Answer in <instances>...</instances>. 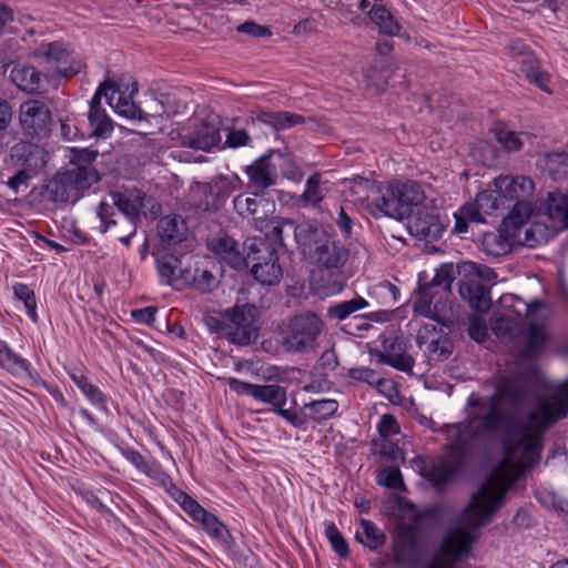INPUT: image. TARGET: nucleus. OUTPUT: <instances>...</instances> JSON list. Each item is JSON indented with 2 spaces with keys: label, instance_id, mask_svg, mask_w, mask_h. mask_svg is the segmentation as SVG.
Segmentation results:
<instances>
[{
  "label": "nucleus",
  "instance_id": "1",
  "mask_svg": "<svg viewBox=\"0 0 568 568\" xmlns=\"http://www.w3.org/2000/svg\"><path fill=\"white\" fill-rule=\"evenodd\" d=\"M527 396L528 388L517 376H503L493 395L481 397L478 393H471L468 396L467 407L485 412L471 410L466 420L467 426L471 427V437L507 435L503 440L505 460L513 462L520 453L528 466H534L541 459L545 434L568 416V393L559 389L538 398L524 422L499 405L505 400L517 408L526 402Z\"/></svg>",
  "mask_w": 568,
  "mask_h": 568
},
{
  "label": "nucleus",
  "instance_id": "2",
  "mask_svg": "<svg viewBox=\"0 0 568 568\" xmlns=\"http://www.w3.org/2000/svg\"><path fill=\"white\" fill-rule=\"evenodd\" d=\"M98 155L97 150L70 149L69 165L43 183L41 195L53 203L74 204L87 190L101 180L94 165Z\"/></svg>",
  "mask_w": 568,
  "mask_h": 568
},
{
  "label": "nucleus",
  "instance_id": "3",
  "mask_svg": "<svg viewBox=\"0 0 568 568\" xmlns=\"http://www.w3.org/2000/svg\"><path fill=\"white\" fill-rule=\"evenodd\" d=\"M295 231L303 254L317 267L332 272L342 268L348 261L349 250L322 225L304 222Z\"/></svg>",
  "mask_w": 568,
  "mask_h": 568
},
{
  "label": "nucleus",
  "instance_id": "4",
  "mask_svg": "<svg viewBox=\"0 0 568 568\" xmlns=\"http://www.w3.org/2000/svg\"><path fill=\"white\" fill-rule=\"evenodd\" d=\"M112 203L100 202L97 209V215L101 222V232L105 233L111 227L124 223H138L143 210H149L152 217L160 215L162 206L152 196L145 192L133 187L125 192L113 191L110 193Z\"/></svg>",
  "mask_w": 568,
  "mask_h": 568
},
{
  "label": "nucleus",
  "instance_id": "5",
  "mask_svg": "<svg viewBox=\"0 0 568 568\" xmlns=\"http://www.w3.org/2000/svg\"><path fill=\"white\" fill-rule=\"evenodd\" d=\"M390 551L386 562L397 568H419L428 555V542L423 530L414 523H396L390 532Z\"/></svg>",
  "mask_w": 568,
  "mask_h": 568
},
{
  "label": "nucleus",
  "instance_id": "6",
  "mask_svg": "<svg viewBox=\"0 0 568 568\" xmlns=\"http://www.w3.org/2000/svg\"><path fill=\"white\" fill-rule=\"evenodd\" d=\"M422 185L415 181L389 183L379 191V196L372 200L369 206L374 214L382 213L396 220L409 216L424 202Z\"/></svg>",
  "mask_w": 568,
  "mask_h": 568
},
{
  "label": "nucleus",
  "instance_id": "7",
  "mask_svg": "<svg viewBox=\"0 0 568 568\" xmlns=\"http://www.w3.org/2000/svg\"><path fill=\"white\" fill-rule=\"evenodd\" d=\"M47 151L37 143L30 141L16 143L6 161L7 170L13 172L7 181L8 187L14 193H19L22 186L27 189L29 181L47 164Z\"/></svg>",
  "mask_w": 568,
  "mask_h": 568
},
{
  "label": "nucleus",
  "instance_id": "8",
  "mask_svg": "<svg viewBox=\"0 0 568 568\" xmlns=\"http://www.w3.org/2000/svg\"><path fill=\"white\" fill-rule=\"evenodd\" d=\"M324 327L322 318L307 311L292 316L281 329L282 346L291 353H307L315 348Z\"/></svg>",
  "mask_w": 568,
  "mask_h": 568
},
{
  "label": "nucleus",
  "instance_id": "9",
  "mask_svg": "<svg viewBox=\"0 0 568 568\" xmlns=\"http://www.w3.org/2000/svg\"><path fill=\"white\" fill-rule=\"evenodd\" d=\"M260 311L253 304L234 305L222 313L223 320L227 321L225 334L230 342L237 345H250L257 338V322Z\"/></svg>",
  "mask_w": 568,
  "mask_h": 568
},
{
  "label": "nucleus",
  "instance_id": "10",
  "mask_svg": "<svg viewBox=\"0 0 568 568\" xmlns=\"http://www.w3.org/2000/svg\"><path fill=\"white\" fill-rule=\"evenodd\" d=\"M532 212L528 200L515 202L510 212L504 217L498 234L485 236L484 244L493 255H501L508 251V240H516L521 227L527 223Z\"/></svg>",
  "mask_w": 568,
  "mask_h": 568
},
{
  "label": "nucleus",
  "instance_id": "11",
  "mask_svg": "<svg viewBox=\"0 0 568 568\" xmlns=\"http://www.w3.org/2000/svg\"><path fill=\"white\" fill-rule=\"evenodd\" d=\"M247 264L252 262V275L256 282L264 286L277 285L283 277V270L278 263L276 247L258 241L250 246Z\"/></svg>",
  "mask_w": 568,
  "mask_h": 568
},
{
  "label": "nucleus",
  "instance_id": "12",
  "mask_svg": "<svg viewBox=\"0 0 568 568\" xmlns=\"http://www.w3.org/2000/svg\"><path fill=\"white\" fill-rule=\"evenodd\" d=\"M506 489H498L495 483L487 481L473 495L465 510V518L473 528L484 526L503 506Z\"/></svg>",
  "mask_w": 568,
  "mask_h": 568
},
{
  "label": "nucleus",
  "instance_id": "13",
  "mask_svg": "<svg viewBox=\"0 0 568 568\" xmlns=\"http://www.w3.org/2000/svg\"><path fill=\"white\" fill-rule=\"evenodd\" d=\"M419 475L427 480L437 493L446 490L448 485L463 471L460 462L445 457L416 456L413 459Z\"/></svg>",
  "mask_w": 568,
  "mask_h": 568
},
{
  "label": "nucleus",
  "instance_id": "14",
  "mask_svg": "<svg viewBox=\"0 0 568 568\" xmlns=\"http://www.w3.org/2000/svg\"><path fill=\"white\" fill-rule=\"evenodd\" d=\"M19 124L23 134L30 139L49 135L52 123L50 108L40 100H28L20 104Z\"/></svg>",
  "mask_w": 568,
  "mask_h": 568
},
{
  "label": "nucleus",
  "instance_id": "15",
  "mask_svg": "<svg viewBox=\"0 0 568 568\" xmlns=\"http://www.w3.org/2000/svg\"><path fill=\"white\" fill-rule=\"evenodd\" d=\"M116 91H119V89L114 87V80H105L100 84L92 97L88 113L90 136L105 138L112 132V121L108 116L105 110L101 106V99L104 97L108 104L113 106Z\"/></svg>",
  "mask_w": 568,
  "mask_h": 568
},
{
  "label": "nucleus",
  "instance_id": "16",
  "mask_svg": "<svg viewBox=\"0 0 568 568\" xmlns=\"http://www.w3.org/2000/svg\"><path fill=\"white\" fill-rule=\"evenodd\" d=\"M192 520L197 523L212 539L219 542L233 562L239 565L245 562V557L237 549L235 539L229 528L214 514L201 507L192 517Z\"/></svg>",
  "mask_w": 568,
  "mask_h": 568
},
{
  "label": "nucleus",
  "instance_id": "17",
  "mask_svg": "<svg viewBox=\"0 0 568 568\" xmlns=\"http://www.w3.org/2000/svg\"><path fill=\"white\" fill-rule=\"evenodd\" d=\"M233 205L239 215L251 219L255 227L262 230L263 224L273 216L276 204L266 194L254 192L251 195L240 194L235 196Z\"/></svg>",
  "mask_w": 568,
  "mask_h": 568
},
{
  "label": "nucleus",
  "instance_id": "18",
  "mask_svg": "<svg viewBox=\"0 0 568 568\" xmlns=\"http://www.w3.org/2000/svg\"><path fill=\"white\" fill-rule=\"evenodd\" d=\"M274 156L282 162H291L292 160L290 154L273 150L256 159L251 165L245 168L251 186L265 190L276 184L277 164L274 162Z\"/></svg>",
  "mask_w": 568,
  "mask_h": 568
},
{
  "label": "nucleus",
  "instance_id": "19",
  "mask_svg": "<svg viewBox=\"0 0 568 568\" xmlns=\"http://www.w3.org/2000/svg\"><path fill=\"white\" fill-rule=\"evenodd\" d=\"M408 219L409 233L424 241H438L445 230L438 213L427 207H417Z\"/></svg>",
  "mask_w": 568,
  "mask_h": 568
},
{
  "label": "nucleus",
  "instance_id": "20",
  "mask_svg": "<svg viewBox=\"0 0 568 568\" xmlns=\"http://www.w3.org/2000/svg\"><path fill=\"white\" fill-rule=\"evenodd\" d=\"M206 246L210 252L232 268L239 270L243 265H247V256H243L239 243L226 233L209 239Z\"/></svg>",
  "mask_w": 568,
  "mask_h": 568
},
{
  "label": "nucleus",
  "instance_id": "21",
  "mask_svg": "<svg viewBox=\"0 0 568 568\" xmlns=\"http://www.w3.org/2000/svg\"><path fill=\"white\" fill-rule=\"evenodd\" d=\"M498 194L506 201L527 200L534 191V181L524 175H500L494 180Z\"/></svg>",
  "mask_w": 568,
  "mask_h": 568
},
{
  "label": "nucleus",
  "instance_id": "22",
  "mask_svg": "<svg viewBox=\"0 0 568 568\" xmlns=\"http://www.w3.org/2000/svg\"><path fill=\"white\" fill-rule=\"evenodd\" d=\"M251 120L252 123L260 122L262 124L268 125L274 131H284L306 122V119L298 113L262 109L253 111Z\"/></svg>",
  "mask_w": 568,
  "mask_h": 568
},
{
  "label": "nucleus",
  "instance_id": "23",
  "mask_svg": "<svg viewBox=\"0 0 568 568\" xmlns=\"http://www.w3.org/2000/svg\"><path fill=\"white\" fill-rule=\"evenodd\" d=\"M221 141L220 130L216 125L202 121L193 132L182 135V145L194 149L210 151Z\"/></svg>",
  "mask_w": 568,
  "mask_h": 568
},
{
  "label": "nucleus",
  "instance_id": "24",
  "mask_svg": "<svg viewBox=\"0 0 568 568\" xmlns=\"http://www.w3.org/2000/svg\"><path fill=\"white\" fill-rule=\"evenodd\" d=\"M459 294L473 310L479 313H487L490 310L491 298L489 288L480 281H460Z\"/></svg>",
  "mask_w": 568,
  "mask_h": 568
},
{
  "label": "nucleus",
  "instance_id": "25",
  "mask_svg": "<svg viewBox=\"0 0 568 568\" xmlns=\"http://www.w3.org/2000/svg\"><path fill=\"white\" fill-rule=\"evenodd\" d=\"M418 294V298L415 303V310L418 311L422 315L433 318L439 324H444V321L440 315L432 314V304L437 301V296H440L442 293H445L440 290L439 286L433 287L432 281H426L425 273H420L418 275V286L416 290Z\"/></svg>",
  "mask_w": 568,
  "mask_h": 568
},
{
  "label": "nucleus",
  "instance_id": "26",
  "mask_svg": "<svg viewBox=\"0 0 568 568\" xmlns=\"http://www.w3.org/2000/svg\"><path fill=\"white\" fill-rule=\"evenodd\" d=\"M12 83L29 94L40 93L42 87V73L31 64H16L10 71Z\"/></svg>",
  "mask_w": 568,
  "mask_h": 568
},
{
  "label": "nucleus",
  "instance_id": "27",
  "mask_svg": "<svg viewBox=\"0 0 568 568\" xmlns=\"http://www.w3.org/2000/svg\"><path fill=\"white\" fill-rule=\"evenodd\" d=\"M158 234L163 245L179 244L186 240L185 222L178 214L163 216L158 222Z\"/></svg>",
  "mask_w": 568,
  "mask_h": 568
},
{
  "label": "nucleus",
  "instance_id": "28",
  "mask_svg": "<svg viewBox=\"0 0 568 568\" xmlns=\"http://www.w3.org/2000/svg\"><path fill=\"white\" fill-rule=\"evenodd\" d=\"M519 71L530 84L547 94L552 93L550 88L551 75L541 68L540 61L535 53L530 54L527 60L521 61Z\"/></svg>",
  "mask_w": 568,
  "mask_h": 568
},
{
  "label": "nucleus",
  "instance_id": "29",
  "mask_svg": "<svg viewBox=\"0 0 568 568\" xmlns=\"http://www.w3.org/2000/svg\"><path fill=\"white\" fill-rule=\"evenodd\" d=\"M300 224H296L293 220L282 219L278 216H271L264 224L263 231L265 233L266 240H262L263 242L270 244L272 247H285L284 243V232L290 231L293 233L296 239V229Z\"/></svg>",
  "mask_w": 568,
  "mask_h": 568
},
{
  "label": "nucleus",
  "instance_id": "30",
  "mask_svg": "<svg viewBox=\"0 0 568 568\" xmlns=\"http://www.w3.org/2000/svg\"><path fill=\"white\" fill-rule=\"evenodd\" d=\"M547 342L545 328L537 323H530L525 334V343L520 349V357L524 359L537 358L544 351Z\"/></svg>",
  "mask_w": 568,
  "mask_h": 568
},
{
  "label": "nucleus",
  "instance_id": "31",
  "mask_svg": "<svg viewBox=\"0 0 568 568\" xmlns=\"http://www.w3.org/2000/svg\"><path fill=\"white\" fill-rule=\"evenodd\" d=\"M545 213L554 223H558L560 229L568 227V194L549 193Z\"/></svg>",
  "mask_w": 568,
  "mask_h": 568
},
{
  "label": "nucleus",
  "instance_id": "32",
  "mask_svg": "<svg viewBox=\"0 0 568 568\" xmlns=\"http://www.w3.org/2000/svg\"><path fill=\"white\" fill-rule=\"evenodd\" d=\"M0 367L14 376L31 374L30 363L14 353L6 342L0 341Z\"/></svg>",
  "mask_w": 568,
  "mask_h": 568
},
{
  "label": "nucleus",
  "instance_id": "33",
  "mask_svg": "<svg viewBox=\"0 0 568 568\" xmlns=\"http://www.w3.org/2000/svg\"><path fill=\"white\" fill-rule=\"evenodd\" d=\"M362 531L355 535L356 540L372 551H378L386 544V535L372 520L361 519Z\"/></svg>",
  "mask_w": 568,
  "mask_h": 568
},
{
  "label": "nucleus",
  "instance_id": "34",
  "mask_svg": "<svg viewBox=\"0 0 568 568\" xmlns=\"http://www.w3.org/2000/svg\"><path fill=\"white\" fill-rule=\"evenodd\" d=\"M368 17L378 27L379 33L388 37L398 34L400 26L385 6L374 4L368 11Z\"/></svg>",
  "mask_w": 568,
  "mask_h": 568
},
{
  "label": "nucleus",
  "instance_id": "35",
  "mask_svg": "<svg viewBox=\"0 0 568 568\" xmlns=\"http://www.w3.org/2000/svg\"><path fill=\"white\" fill-rule=\"evenodd\" d=\"M253 398L257 402L272 405L274 412L285 406L287 400L286 388L277 384L256 385Z\"/></svg>",
  "mask_w": 568,
  "mask_h": 568
},
{
  "label": "nucleus",
  "instance_id": "36",
  "mask_svg": "<svg viewBox=\"0 0 568 568\" xmlns=\"http://www.w3.org/2000/svg\"><path fill=\"white\" fill-rule=\"evenodd\" d=\"M454 428H456V434L453 439L445 446L446 450L450 455V459L454 462H460V466H465V462L467 458V450L470 445V437L465 435V430L469 428L462 423L454 424Z\"/></svg>",
  "mask_w": 568,
  "mask_h": 568
},
{
  "label": "nucleus",
  "instance_id": "37",
  "mask_svg": "<svg viewBox=\"0 0 568 568\" xmlns=\"http://www.w3.org/2000/svg\"><path fill=\"white\" fill-rule=\"evenodd\" d=\"M496 141L500 144L505 152H518L524 146L521 135L527 133L510 130L505 122L498 121L493 130Z\"/></svg>",
  "mask_w": 568,
  "mask_h": 568
},
{
  "label": "nucleus",
  "instance_id": "38",
  "mask_svg": "<svg viewBox=\"0 0 568 568\" xmlns=\"http://www.w3.org/2000/svg\"><path fill=\"white\" fill-rule=\"evenodd\" d=\"M321 174H312L305 183V190L297 200V204L302 207L317 206L325 197V192L321 186Z\"/></svg>",
  "mask_w": 568,
  "mask_h": 568
},
{
  "label": "nucleus",
  "instance_id": "39",
  "mask_svg": "<svg viewBox=\"0 0 568 568\" xmlns=\"http://www.w3.org/2000/svg\"><path fill=\"white\" fill-rule=\"evenodd\" d=\"M368 306V302L359 296L356 295L354 298L348 301H343L339 303H336L334 305H331L327 310V315L331 318H335L337 321H344L348 316H351L353 313L363 310Z\"/></svg>",
  "mask_w": 568,
  "mask_h": 568
},
{
  "label": "nucleus",
  "instance_id": "40",
  "mask_svg": "<svg viewBox=\"0 0 568 568\" xmlns=\"http://www.w3.org/2000/svg\"><path fill=\"white\" fill-rule=\"evenodd\" d=\"M114 87L119 89L115 93V100L113 101V106L120 115H123L128 119H144V112L131 99L126 98L128 89L122 91L121 85H118L114 82Z\"/></svg>",
  "mask_w": 568,
  "mask_h": 568
},
{
  "label": "nucleus",
  "instance_id": "41",
  "mask_svg": "<svg viewBox=\"0 0 568 568\" xmlns=\"http://www.w3.org/2000/svg\"><path fill=\"white\" fill-rule=\"evenodd\" d=\"M304 409L310 410V417L316 423H322L335 415L338 409V402L324 398L304 404Z\"/></svg>",
  "mask_w": 568,
  "mask_h": 568
},
{
  "label": "nucleus",
  "instance_id": "42",
  "mask_svg": "<svg viewBox=\"0 0 568 568\" xmlns=\"http://www.w3.org/2000/svg\"><path fill=\"white\" fill-rule=\"evenodd\" d=\"M169 495L182 507V509L192 518L202 507L193 497L179 488L170 477V483L162 486Z\"/></svg>",
  "mask_w": 568,
  "mask_h": 568
},
{
  "label": "nucleus",
  "instance_id": "43",
  "mask_svg": "<svg viewBox=\"0 0 568 568\" xmlns=\"http://www.w3.org/2000/svg\"><path fill=\"white\" fill-rule=\"evenodd\" d=\"M181 266V260L174 254H164L156 258V268L162 283L174 285L176 270Z\"/></svg>",
  "mask_w": 568,
  "mask_h": 568
},
{
  "label": "nucleus",
  "instance_id": "44",
  "mask_svg": "<svg viewBox=\"0 0 568 568\" xmlns=\"http://www.w3.org/2000/svg\"><path fill=\"white\" fill-rule=\"evenodd\" d=\"M12 290H13L14 297L23 303L29 318L33 323H37L39 320V316L37 313V298H36V294H34L33 290H31L24 283H16L13 285Z\"/></svg>",
  "mask_w": 568,
  "mask_h": 568
},
{
  "label": "nucleus",
  "instance_id": "45",
  "mask_svg": "<svg viewBox=\"0 0 568 568\" xmlns=\"http://www.w3.org/2000/svg\"><path fill=\"white\" fill-rule=\"evenodd\" d=\"M375 355L378 363L389 365L405 373L412 372L415 364L413 356L408 354H389L376 351Z\"/></svg>",
  "mask_w": 568,
  "mask_h": 568
},
{
  "label": "nucleus",
  "instance_id": "46",
  "mask_svg": "<svg viewBox=\"0 0 568 568\" xmlns=\"http://www.w3.org/2000/svg\"><path fill=\"white\" fill-rule=\"evenodd\" d=\"M377 483L389 489L405 490L402 473L396 466L384 467L377 475Z\"/></svg>",
  "mask_w": 568,
  "mask_h": 568
},
{
  "label": "nucleus",
  "instance_id": "47",
  "mask_svg": "<svg viewBox=\"0 0 568 568\" xmlns=\"http://www.w3.org/2000/svg\"><path fill=\"white\" fill-rule=\"evenodd\" d=\"M325 536L329 541L332 549L341 558L346 559L349 557L348 544L334 523H329L326 525Z\"/></svg>",
  "mask_w": 568,
  "mask_h": 568
},
{
  "label": "nucleus",
  "instance_id": "48",
  "mask_svg": "<svg viewBox=\"0 0 568 568\" xmlns=\"http://www.w3.org/2000/svg\"><path fill=\"white\" fill-rule=\"evenodd\" d=\"M347 376L357 382H364L368 385L381 386L386 383L384 378H377V372L369 367L349 368Z\"/></svg>",
  "mask_w": 568,
  "mask_h": 568
},
{
  "label": "nucleus",
  "instance_id": "49",
  "mask_svg": "<svg viewBox=\"0 0 568 568\" xmlns=\"http://www.w3.org/2000/svg\"><path fill=\"white\" fill-rule=\"evenodd\" d=\"M217 286V281L211 271L206 268H195V281L193 288L201 293H210Z\"/></svg>",
  "mask_w": 568,
  "mask_h": 568
},
{
  "label": "nucleus",
  "instance_id": "50",
  "mask_svg": "<svg viewBox=\"0 0 568 568\" xmlns=\"http://www.w3.org/2000/svg\"><path fill=\"white\" fill-rule=\"evenodd\" d=\"M468 335L477 343H484L489 338L486 321L480 315L469 316Z\"/></svg>",
  "mask_w": 568,
  "mask_h": 568
},
{
  "label": "nucleus",
  "instance_id": "51",
  "mask_svg": "<svg viewBox=\"0 0 568 568\" xmlns=\"http://www.w3.org/2000/svg\"><path fill=\"white\" fill-rule=\"evenodd\" d=\"M499 201H503V199L498 194V189L479 192L475 200L479 209L488 214L498 210Z\"/></svg>",
  "mask_w": 568,
  "mask_h": 568
},
{
  "label": "nucleus",
  "instance_id": "52",
  "mask_svg": "<svg viewBox=\"0 0 568 568\" xmlns=\"http://www.w3.org/2000/svg\"><path fill=\"white\" fill-rule=\"evenodd\" d=\"M428 352L435 359L445 361L453 353V344L447 337H438L429 343Z\"/></svg>",
  "mask_w": 568,
  "mask_h": 568
},
{
  "label": "nucleus",
  "instance_id": "53",
  "mask_svg": "<svg viewBox=\"0 0 568 568\" xmlns=\"http://www.w3.org/2000/svg\"><path fill=\"white\" fill-rule=\"evenodd\" d=\"M454 268L452 264H444L437 270L435 276L430 280L434 286H439L444 292H450L454 281Z\"/></svg>",
  "mask_w": 568,
  "mask_h": 568
},
{
  "label": "nucleus",
  "instance_id": "54",
  "mask_svg": "<svg viewBox=\"0 0 568 568\" xmlns=\"http://www.w3.org/2000/svg\"><path fill=\"white\" fill-rule=\"evenodd\" d=\"M142 473L150 477L152 480H154L161 487L165 483H170L171 476L163 470L161 464L154 458L149 459Z\"/></svg>",
  "mask_w": 568,
  "mask_h": 568
},
{
  "label": "nucleus",
  "instance_id": "55",
  "mask_svg": "<svg viewBox=\"0 0 568 568\" xmlns=\"http://www.w3.org/2000/svg\"><path fill=\"white\" fill-rule=\"evenodd\" d=\"M506 50L508 51V54L517 61L518 65L521 63L523 60H527L530 54L535 53L520 39L511 40L507 44Z\"/></svg>",
  "mask_w": 568,
  "mask_h": 568
},
{
  "label": "nucleus",
  "instance_id": "56",
  "mask_svg": "<svg viewBox=\"0 0 568 568\" xmlns=\"http://www.w3.org/2000/svg\"><path fill=\"white\" fill-rule=\"evenodd\" d=\"M61 122V135L64 140L72 141L78 138L83 139L85 133L79 128L77 119L67 116L60 120Z\"/></svg>",
  "mask_w": 568,
  "mask_h": 568
},
{
  "label": "nucleus",
  "instance_id": "57",
  "mask_svg": "<svg viewBox=\"0 0 568 568\" xmlns=\"http://www.w3.org/2000/svg\"><path fill=\"white\" fill-rule=\"evenodd\" d=\"M236 31L253 38H268L272 36L270 28L257 24L254 21H245L236 28Z\"/></svg>",
  "mask_w": 568,
  "mask_h": 568
},
{
  "label": "nucleus",
  "instance_id": "58",
  "mask_svg": "<svg viewBox=\"0 0 568 568\" xmlns=\"http://www.w3.org/2000/svg\"><path fill=\"white\" fill-rule=\"evenodd\" d=\"M43 55L48 62L59 63L67 58V51L61 42H51L43 48Z\"/></svg>",
  "mask_w": 568,
  "mask_h": 568
},
{
  "label": "nucleus",
  "instance_id": "59",
  "mask_svg": "<svg viewBox=\"0 0 568 568\" xmlns=\"http://www.w3.org/2000/svg\"><path fill=\"white\" fill-rule=\"evenodd\" d=\"M481 210L477 203H465L457 211L469 223H484L485 219L481 215Z\"/></svg>",
  "mask_w": 568,
  "mask_h": 568
},
{
  "label": "nucleus",
  "instance_id": "60",
  "mask_svg": "<svg viewBox=\"0 0 568 568\" xmlns=\"http://www.w3.org/2000/svg\"><path fill=\"white\" fill-rule=\"evenodd\" d=\"M377 429L382 437H388L393 434H397L399 432V426L397 419L393 415L385 414L382 416Z\"/></svg>",
  "mask_w": 568,
  "mask_h": 568
},
{
  "label": "nucleus",
  "instance_id": "61",
  "mask_svg": "<svg viewBox=\"0 0 568 568\" xmlns=\"http://www.w3.org/2000/svg\"><path fill=\"white\" fill-rule=\"evenodd\" d=\"M83 395L95 406L105 408L108 403L106 395L94 384L90 383L84 390Z\"/></svg>",
  "mask_w": 568,
  "mask_h": 568
},
{
  "label": "nucleus",
  "instance_id": "62",
  "mask_svg": "<svg viewBox=\"0 0 568 568\" xmlns=\"http://www.w3.org/2000/svg\"><path fill=\"white\" fill-rule=\"evenodd\" d=\"M226 383L229 388L239 395H248L251 397L254 395V388L256 387V384L243 382L235 377H229Z\"/></svg>",
  "mask_w": 568,
  "mask_h": 568
},
{
  "label": "nucleus",
  "instance_id": "63",
  "mask_svg": "<svg viewBox=\"0 0 568 568\" xmlns=\"http://www.w3.org/2000/svg\"><path fill=\"white\" fill-rule=\"evenodd\" d=\"M250 141L251 138L245 130H231L226 136V144L234 149L245 146Z\"/></svg>",
  "mask_w": 568,
  "mask_h": 568
},
{
  "label": "nucleus",
  "instance_id": "64",
  "mask_svg": "<svg viewBox=\"0 0 568 568\" xmlns=\"http://www.w3.org/2000/svg\"><path fill=\"white\" fill-rule=\"evenodd\" d=\"M156 312L158 308L155 306H146L139 310H133L131 315L135 322L151 325L155 321Z\"/></svg>",
  "mask_w": 568,
  "mask_h": 568
}]
</instances>
